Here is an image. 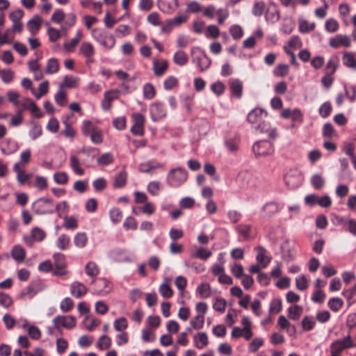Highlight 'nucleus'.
I'll return each instance as SVG.
<instances>
[{
    "instance_id": "1",
    "label": "nucleus",
    "mask_w": 356,
    "mask_h": 356,
    "mask_svg": "<svg viewBox=\"0 0 356 356\" xmlns=\"http://www.w3.org/2000/svg\"><path fill=\"white\" fill-rule=\"evenodd\" d=\"M284 179L285 184L289 189H296L302 185L304 176L297 168H291L286 170Z\"/></svg>"
},
{
    "instance_id": "2",
    "label": "nucleus",
    "mask_w": 356,
    "mask_h": 356,
    "mask_svg": "<svg viewBox=\"0 0 356 356\" xmlns=\"http://www.w3.org/2000/svg\"><path fill=\"white\" fill-rule=\"evenodd\" d=\"M187 179V172L185 170L177 168L172 169L167 177L168 184L172 187H178Z\"/></svg>"
},
{
    "instance_id": "3",
    "label": "nucleus",
    "mask_w": 356,
    "mask_h": 356,
    "mask_svg": "<svg viewBox=\"0 0 356 356\" xmlns=\"http://www.w3.org/2000/svg\"><path fill=\"white\" fill-rule=\"evenodd\" d=\"M356 344L353 341L351 337L348 335L341 339H339L333 342L331 345L332 356H340L341 353L345 349L355 347Z\"/></svg>"
},
{
    "instance_id": "4",
    "label": "nucleus",
    "mask_w": 356,
    "mask_h": 356,
    "mask_svg": "<svg viewBox=\"0 0 356 356\" xmlns=\"http://www.w3.org/2000/svg\"><path fill=\"white\" fill-rule=\"evenodd\" d=\"M282 209V206L277 201L266 202L260 209L261 217L264 219H271Z\"/></svg>"
},
{
    "instance_id": "5",
    "label": "nucleus",
    "mask_w": 356,
    "mask_h": 356,
    "mask_svg": "<svg viewBox=\"0 0 356 356\" xmlns=\"http://www.w3.org/2000/svg\"><path fill=\"white\" fill-rule=\"evenodd\" d=\"M133 125L131 128V133L135 136H143L145 118L140 113H134L131 115Z\"/></svg>"
},
{
    "instance_id": "6",
    "label": "nucleus",
    "mask_w": 356,
    "mask_h": 356,
    "mask_svg": "<svg viewBox=\"0 0 356 356\" xmlns=\"http://www.w3.org/2000/svg\"><path fill=\"white\" fill-rule=\"evenodd\" d=\"M54 326L56 329L65 327L72 329L76 325V318L72 316H56L52 321Z\"/></svg>"
},
{
    "instance_id": "7",
    "label": "nucleus",
    "mask_w": 356,
    "mask_h": 356,
    "mask_svg": "<svg viewBox=\"0 0 356 356\" xmlns=\"http://www.w3.org/2000/svg\"><path fill=\"white\" fill-rule=\"evenodd\" d=\"M252 151L255 156H268L273 153L274 149L271 143L261 140L253 145Z\"/></svg>"
},
{
    "instance_id": "8",
    "label": "nucleus",
    "mask_w": 356,
    "mask_h": 356,
    "mask_svg": "<svg viewBox=\"0 0 356 356\" xmlns=\"http://www.w3.org/2000/svg\"><path fill=\"white\" fill-rule=\"evenodd\" d=\"M79 52L86 58V65H90L95 62L94 56L95 54V49L90 42H82L79 48Z\"/></svg>"
},
{
    "instance_id": "9",
    "label": "nucleus",
    "mask_w": 356,
    "mask_h": 356,
    "mask_svg": "<svg viewBox=\"0 0 356 356\" xmlns=\"http://www.w3.org/2000/svg\"><path fill=\"white\" fill-rule=\"evenodd\" d=\"M150 116L153 121H158L166 115V110L163 104L159 102L152 103L149 107Z\"/></svg>"
},
{
    "instance_id": "10",
    "label": "nucleus",
    "mask_w": 356,
    "mask_h": 356,
    "mask_svg": "<svg viewBox=\"0 0 356 356\" xmlns=\"http://www.w3.org/2000/svg\"><path fill=\"white\" fill-rule=\"evenodd\" d=\"M237 181L241 187H254L257 186V177L249 172H241L237 177Z\"/></svg>"
},
{
    "instance_id": "11",
    "label": "nucleus",
    "mask_w": 356,
    "mask_h": 356,
    "mask_svg": "<svg viewBox=\"0 0 356 356\" xmlns=\"http://www.w3.org/2000/svg\"><path fill=\"white\" fill-rule=\"evenodd\" d=\"M329 45L334 49L341 47H349L351 45V40L347 35L337 34L330 39Z\"/></svg>"
},
{
    "instance_id": "12",
    "label": "nucleus",
    "mask_w": 356,
    "mask_h": 356,
    "mask_svg": "<svg viewBox=\"0 0 356 356\" xmlns=\"http://www.w3.org/2000/svg\"><path fill=\"white\" fill-rule=\"evenodd\" d=\"M53 202V200L50 197H41L37 201L33 202L32 207L35 211V213L39 215L50 214L54 212V209H41V204H49Z\"/></svg>"
},
{
    "instance_id": "13",
    "label": "nucleus",
    "mask_w": 356,
    "mask_h": 356,
    "mask_svg": "<svg viewBox=\"0 0 356 356\" xmlns=\"http://www.w3.org/2000/svg\"><path fill=\"white\" fill-rule=\"evenodd\" d=\"M267 116V112L262 108H255L247 115V121L250 124L259 122Z\"/></svg>"
},
{
    "instance_id": "14",
    "label": "nucleus",
    "mask_w": 356,
    "mask_h": 356,
    "mask_svg": "<svg viewBox=\"0 0 356 356\" xmlns=\"http://www.w3.org/2000/svg\"><path fill=\"white\" fill-rule=\"evenodd\" d=\"M281 116L283 118L288 119L291 118L293 121V124L291 125V127H294V124L296 122H302V114L300 112V111L295 109L291 110L289 108L284 109L281 113Z\"/></svg>"
},
{
    "instance_id": "15",
    "label": "nucleus",
    "mask_w": 356,
    "mask_h": 356,
    "mask_svg": "<svg viewBox=\"0 0 356 356\" xmlns=\"http://www.w3.org/2000/svg\"><path fill=\"white\" fill-rule=\"evenodd\" d=\"M88 292L86 286L79 282H74L70 286V293L76 298H81Z\"/></svg>"
},
{
    "instance_id": "16",
    "label": "nucleus",
    "mask_w": 356,
    "mask_h": 356,
    "mask_svg": "<svg viewBox=\"0 0 356 356\" xmlns=\"http://www.w3.org/2000/svg\"><path fill=\"white\" fill-rule=\"evenodd\" d=\"M193 62L197 64L201 72L208 69L211 63L210 58L204 51H202L200 55L193 58Z\"/></svg>"
},
{
    "instance_id": "17",
    "label": "nucleus",
    "mask_w": 356,
    "mask_h": 356,
    "mask_svg": "<svg viewBox=\"0 0 356 356\" xmlns=\"http://www.w3.org/2000/svg\"><path fill=\"white\" fill-rule=\"evenodd\" d=\"M163 165L154 160L143 163L139 166V170L145 173H153L159 168H162Z\"/></svg>"
},
{
    "instance_id": "18",
    "label": "nucleus",
    "mask_w": 356,
    "mask_h": 356,
    "mask_svg": "<svg viewBox=\"0 0 356 356\" xmlns=\"http://www.w3.org/2000/svg\"><path fill=\"white\" fill-rule=\"evenodd\" d=\"M81 165H84L87 167L92 166L91 164H88L85 161L81 162L78 159V157H71L70 166L74 172L79 176H81L84 174V170L81 167Z\"/></svg>"
},
{
    "instance_id": "19",
    "label": "nucleus",
    "mask_w": 356,
    "mask_h": 356,
    "mask_svg": "<svg viewBox=\"0 0 356 356\" xmlns=\"http://www.w3.org/2000/svg\"><path fill=\"white\" fill-rule=\"evenodd\" d=\"M168 68V63L166 60L153 61V71L156 76H163Z\"/></svg>"
},
{
    "instance_id": "20",
    "label": "nucleus",
    "mask_w": 356,
    "mask_h": 356,
    "mask_svg": "<svg viewBox=\"0 0 356 356\" xmlns=\"http://www.w3.org/2000/svg\"><path fill=\"white\" fill-rule=\"evenodd\" d=\"M257 257L256 259L258 264H259L262 268H266L270 262V257L266 256V250L263 247H258L257 249Z\"/></svg>"
},
{
    "instance_id": "21",
    "label": "nucleus",
    "mask_w": 356,
    "mask_h": 356,
    "mask_svg": "<svg viewBox=\"0 0 356 356\" xmlns=\"http://www.w3.org/2000/svg\"><path fill=\"white\" fill-rule=\"evenodd\" d=\"M79 81L80 79L78 77L67 75L64 77L63 81L60 83L59 88L61 89L76 88L79 86Z\"/></svg>"
},
{
    "instance_id": "22",
    "label": "nucleus",
    "mask_w": 356,
    "mask_h": 356,
    "mask_svg": "<svg viewBox=\"0 0 356 356\" xmlns=\"http://www.w3.org/2000/svg\"><path fill=\"white\" fill-rule=\"evenodd\" d=\"M257 130L259 133H267L268 136L271 138H275L277 136V131L275 129H270L268 122L261 120L257 127Z\"/></svg>"
},
{
    "instance_id": "23",
    "label": "nucleus",
    "mask_w": 356,
    "mask_h": 356,
    "mask_svg": "<svg viewBox=\"0 0 356 356\" xmlns=\"http://www.w3.org/2000/svg\"><path fill=\"white\" fill-rule=\"evenodd\" d=\"M111 258L118 262L129 261L130 259L124 249H115L111 252Z\"/></svg>"
},
{
    "instance_id": "24",
    "label": "nucleus",
    "mask_w": 356,
    "mask_h": 356,
    "mask_svg": "<svg viewBox=\"0 0 356 356\" xmlns=\"http://www.w3.org/2000/svg\"><path fill=\"white\" fill-rule=\"evenodd\" d=\"M229 83L232 95L236 98H240L242 95V82L238 79H230Z\"/></svg>"
},
{
    "instance_id": "25",
    "label": "nucleus",
    "mask_w": 356,
    "mask_h": 356,
    "mask_svg": "<svg viewBox=\"0 0 356 356\" xmlns=\"http://www.w3.org/2000/svg\"><path fill=\"white\" fill-rule=\"evenodd\" d=\"M235 229L243 240L246 241L251 238L252 225L248 224H240L235 227Z\"/></svg>"
},
{
    "instance_id": "26",
    "label": "nucleus",
    "mask_w": 356,
    "mask_h": 356,
    "mask_svg": "<svg viewBox=\"0 0 356 356\" xmlns=\"http://www.w3.org/2000/svg\"><path fill=\"white\" fill-rule=\"evenodd\" d=\"M11 256L16 261L22 263L26 257V251L22 246L17 245L12 248Z\"/></svg>"
},
{
    "instance_id": "27",
    "label": "nucleus",
    "mask_w": 356,
    "mask_h": 356,
    "mask_svg": "<svg viewBox=\"0 0 356 356\" xmlns=\"http://www.w3.org/2000/svg\"><path fill=\"white\" fill-rule=\"evenodd\" d=\"M190 255L192 259L198 258L205 261L212 255V252L204 248H200L195 250L191 251Z\"/></svg>"
},
{
    "instance_id": "28",
    "label": "nucleus",
    "mask_w": 356,
    "mask_h": 356,
    "mask_svg": "<svg viewBox=\"0 0 356 356\" xmlns=\"http://www.w3.org/2000/svg\"><path fill=\"white\" fill-rule=\"evenodd\" d=\"M342 62L347 67L356 70V58L354 53L345 52L342 57Z\"/></svg>"
},
{
    "instance_id": "29",
    "label": "nucleus",
    "mask_w": 356,
    "mask_h": 356,
    "mask_svg": "<svg viewBox=\"0 0 356 356\" xmlns=\"http://www.w3.org/2000/svg\"><path fill=\"white\" fill-rule=\"evenodd\" d=\"M316 204L322 208H329L332 204V200L327 195L321 197L313 195V204Z\"/></svg>"
},
{
    "instance_id": "30",
    "label": "nucleus",
    "mask_w": 356,
    "mask_h": 356,
    "mask_svg": "<svg viewBox=\"0 0 356 356\" xmlns=\"http://www.w3.org/2000/svg\"><path fill=\"white\" fill-rule=\"evenodd\" d=\"M195 346L198 349H202L208 345V337L205 332H199L194 337Z\"/></svg>"
},
{
    "instance_id": "31",
    "label": "nucleus",
    "mask_w": 356,
    "mask_h": 356,
    "mask_svg": "<svg viewBox=\"0 0 356 356\" xmlns=\"http://www.w3.org/2000/svg\"><path fill=\"white\" fill-rule=\"evenodd\" d=\"M42 19L40 16L35 15L28 22L27 26L32 35L38 33L40 28Z\"/></svg>"
},
{
    "instance_id": "32",
    "label": "nucleus",
    "mask_w": 356,
    "mask_h": 356,
    "mask_svg": "<svg viewBox=\"0 0 356 356\" xmlns=\"http://www.w3.org/2000/svg\"><path fill=\"white\" fill-rule=\"evenodd\" d=\"M98 42L105 48L111 49L115 45V39L112 34L106 33L104 37H103Z\"/></svg>"
},
{
    "instance_id": "33",
    "label": "nucleus",
    "mask_w": 356,
    "mask_h": 356,
    "mask_svg": "<svg viewBox=\"0 0 356 356\" xmlns=\"http://www.w3.org/2000/svg\"><path fill=\"white\" fill-rule=\"evenodd\" d=\"M98 42L105 48L111 49L115 45V39L112 34L106 33L104 37H103Z\"/></svg>"
},
{
    "instance_id": "34",
    "label": "nucleus",
    "mask_w": 356,
    "mask_h": 356,
    "mask_svg": "<svg viewBox=\"0 0 356 356\" xmlns=\"http://www.w3.org/2000/svg\"><path fill=\"white\" fill-rule=\"evenodd\" d=\"M245 331V339L248 341L252 337V323L248 316H243L241 321Z\"/></svg>"
},
{
    "instance_id": "35",
    "label": "nucleus",
    "mask_w": 356,
    "mask_h": 356,
    "mask_svg": "<svg viewBox=\"0 0 356 356\" xmlns=\"http://www.w3.org/2000/svg\"><path fill=\"white\" fill-rule=\"evenodd\" d=\"M173 61L177 65L184 66L188 63V58L184 51H178L174 54Z\"/></svg>"
},
{
    "instance_id": "36",
    "label": "nucleus",
    "mask_w": 356,
    "mask_h": 356,
    "mask_svg": "<svg viewBox=\"0 0 356 356\" xmlns=\"http://www.w3.org/2000/svg\"><path fill=\"white\" fill-rule=\"evenodd\" d=\"M339 64V59L337 56H332L326 64L325 73L333 74Z\"/></svg>"
},
{
    "instance_id": "37",
    "label": "nucleus",
    "mask_w": 356,
    "mask_h": 356,
    "mask_svg": "<svg viewBox=\"0 0 356 356\" xmlns=\"http://www.w3.org/2000/svg\"><path fill=\"white\" fill-rule=\"evenodd\" d=\"M83 35L81 30H78L76 31V35L74 38H73L69 42L64 44V48L69 51H72L74 49V47L77 45L79 42L82 38Z\"/></svg>"
},
{
    "instance_id": "38",
    "label": "nucleus",
    "mask_w": 356,
    "mask_h": 356,
    "mask_svg": "<svg viewBox=\"0 0 356 356\" xmlns=\"http://www.w3.org/2000/svg\"><path fill=\"white\" fill-rule=\"evenodd\" d=\"M74 245L79 248H84L88 243V237L85 232H79L74 236Z\"/></svg>"
},
{
    "instance_id": "39",
    "label": "nucleus",
    "mask_w": 356,
    "mask_h": 356,
    "mask_svg": "<svg viewBox=\"0 0 356 356\" xmlns=\"http://www.w3.org/2000/svg\"><path fill=\"white\" fill-rule=\"evenodd\" d=\"M31 236L34 241L41 242L45 238L46 233L41 228L35 227L31 229Z\"/></svg>"
},
{
    "instance_id": "40",
    "label": "nucleus",
    "mask_w": 356,
    "mask_h": 356,
    "mask_svg": "<svg viewBox=\"0 0 356 356\" xmlns=\"http://www.w3.org/2000/svg\"><path fill=\"white\" fill-rule=\"evenodd\" d=\"M70 243V238L65 234L59 236L56 241V246L61 250H66Z\"/></svg>"
},
{
    "instance_id": "41",
    "label": "nucleus",
    "mask_w": 356,
    "mask_h": 356,
    "mask_svg": "<svg viewBox=\"0 0 356 356\" xmlns=\"http://www.w3.org/2000/svg\"><path fill=\"white\" fill-rule=\"evenodd\" d=\"M59 70V63L56 58H52L48 60L46 68V73L54 74Z\"/></svg>"
},
{
    "instance_id": "42",
    "label": "nucleus",
    "mask_w": 356,
    "mask_h": 356,
    "mask_svg": "<svg viewBox=\"0 0 356 356\" xmlns=\"http://www.w3.org/2000/svg\"><path fill=\"white\" fill-rule=\"evenodd\" d=\"M343 304V300L339 298H332L327 302L330 309L334 312H337L341 308Z\"/></svg>"
},
{
    "instance_id": "43",
    "label": "nucleus",
    "mask_w": 356,
    "mask_h": 356,
    "mask_svg": "<svg viewBox=\"0 0 356 356\" xmlns=\"http://www.w3.org/2000/svg\"><path fill=\"white\" fill-rule=\"evenodd\" d=\"M109 216L112 222L116 224L122 219V212L119 208H112L109 211Z\"/></svg>"
},
{
    "instance_id": "44",
    "label": "nucleus",
    "mask_w": 356,
    "mask_h": 356,
    "mask_svg": "<svg viewBox=\"0 0 356 356\" xmlns=\"http://www.w3.org/2000/svg\"><path fill=\"white\" fill-rule=\"evenodd\" d=\"M161 188V184L157 181H150L147 186V191L153 196L158 195Z\"/></svg>"
},
{
    "instance_id": "45",
    "label": "nucleus",
    "mask_w": 356,
    "mask_h": 356,
    "mask_svg": "<svg viewBox=\"0 0 356 356\" xmlns=\"http://www.w3.org/2000/svg\"><path fill=\"white\" fill-rule=\"evenodd\" d=\"M63 227L67 229H74L78 227V221L74 216H65Z\"/></svg>"
},
{
    "instance_id": "46",
    "label": "nucleus",
    "mask_w": 356,
    "mask_h": 356,
    "mask_svg": "<svg viewBox=\"0 0 356 356\" xmlns=\"http://www.w3.org/2000/svg\"><path fill=\"white\" fill-rule=\"evenodd\" d=\"M54 99L58 105L60 106H65L67 100V95L64 91V89L59 88V90L56 93Z\"/></svg>"
},
{
    "instance_id": "47",
    "label": "nucleus",
    "mask_w": 356,
    "mask_h": 356,
    "mask_svg": "<svg viewBox=\"0 0 356 356\" xmlns=\"http://www.w3.org/2000/svg\"><path fill=\"white\" fill-rule=\"evenodd\" d=\"M211 287L207 283L201 284L197 288V292L200 294L202 298H207L211 295Z\"/></svg>"
},
{
    "instance_id": "48",
    "label": "nucleus",
    "mask_w": 356,
    "mask_h": 356,
    "mask_svg": "<svg viewBox=\"0 0 356 356\" xmlns=\"http://www.w3.org/2000/svg\"><path fill=\"white\" fill-rule=\"evenodd\" d=\"M143 95L145 99H152V98L154 97L155 94H156V90L152 84L149 83H145L143 86Z\"/></svg>"
},
{
    "instance_id": "49",
    "label": "nucleus",
    "mask_w": 356,
    "mask_h": 356,
    "mask_svg": "<svg viewBox=\"0 0 356 356\" xmlns=\"http://www.w3.org/2000/svg\"><path fill=\"white\" fill-rule=\"evenodd\" d=\"M204 316L202 314H197L195 317L192 318L190 321L191 326L195 330L202 329L204 326Z\"/></svg>"
},
{
    "instance_id": "50",
    "label": "nucleus",
    "mask_w": 356,
    "mask_h": 356,
    "mask_svg": "<svg viewBox=\"0 0 356 356\" xmlns=\"http://www.w3.org/2000/svg\"><path fill=\"white\" fill-rule=\"evenodd\" d=\"M86 274L90 277H95L99 274V268L93 261L88 262L85 267Z\"/></svg>"
},
{
    "instance_id": "51",
    "label": "nucleus",
    "mask_w": 356,
    "mask_h": 356,
    "mask_svg": "<svg viewBox=\"0 0 356 356\" xmlns=\"http://www.w3.org/2000/svg\"><path fill=\"white\" fill-rule=\"evenodd\" d=\"M338 22L334 18H330L326 20L325 24V30L329 33H334L339 29Z\"/></svg>"
},
{
    "instance_id": "52",
    "label": "nucleus",
    "mask_w": 356,
    "mask_h": 356,
    "mask_svg": "<svg viewBox=\"0 0 356 356\" xmlns=\"http://www.w3.org/2000/svg\"><path fill=\"white\" fill-rule=\"evenodd\" d=\"M220 35V30L216 25H209L206 28L205 36L207 38H217Z\"/></svg>"
},
{
    "instance_id": "53",
    "label": "nucleus",
    "mask_w": 356,
    "mask_h": 356,
    "mask_svg": "<svg viewBox=\"0 0 356 356\" xmlns=\"http://www.w3.org/2000/svg\"><path fill=\"white\" fill-rule=\"evenodd\" d=\"M332 109V107L331 106L330 102H324L320 106V108L318 109V112H319L320 115L323 118H326L330 115Z\"/></svg>"
},
{
    "instance_id": "54",
    "label": "nucleus",
    "mask_w": 356,
    "mask_h": 356,
    "mask_svg": "<svg viewBox=\"0 0 356 356\" xmlns=\"http://www.w3.org/2000/svg\"><path fill=\"white\" fill-rule=\"evenodd\" d=\"M0 77L4 83H10L14 77V72L10 69L0 70Z\"/></svg>"
},
{
    "instance_id": "55",
    "label": "nucleus",
    "mask_w": 356,
    "mask_h": 356,
    "mask_svg": "<svg viewBox=\"0 0 356 356\" xmlns=\"http://www.w3.org/2000/svg\"><path fill=\"white\" fill-rule=\"evenodd\" d=\"M74 307V302L69 298H65L60 302V308L63 312H68L71 311Z\"/></svg>"
},
{
    "instance_id": "56",
    "label": "nucleus",
    "mask_w": 356,
    "mask_h": 356,
    "mask_svg": "<svg viewBox=\"0 0 356 356\" xmlns=\"http://www.w3.org/2000/svg\"><path fill=\"white\" fill-rule=\"evenodd\" d=\"M13 303V298L10 295L4 293L0 292V305L4 308H8Z\"/></svg>"
},
{
    "instance_id": "57",
    "label": "nucleus",
    "mask_w": 356,
    "mask_h": 356,
    "mask_svg": "<svg viewBox=\"0 0 356 356\" xmlns=\"http://www.w3.org/2000/svg\"><path fill=\"white\" fill-rule=\"evenodd\" d=\"M282 309V301L279 298H274L270 304L269 312L270 314H277Z\"/></svg>"
},
{
    "instance_id": "58",
    "label": "nucleus",
    "mask_w": 356,
    "mask_h": 356,
    "mask_svg": "<svg viewBox=\"0 0 356 356\" xmlns=\"http://www.w3.org/2000/svg\"><path fill=\"white\" fill-rule=\"evenodd\" d=\"M54 180L58 184H66L68 182V175L65 172H56L54 175Z\"/></svg>"
},
{
    "instance_id": "59",
    "label": "nucleus",
    "mask_w": 356,
    "mask_h": 356,
    "mask_svg": "<svg viewBox=\"0 0 356 356\" xmlns=\"http://www.w3.org/2000/svg\"><path fill=\"white\" fill-rule=\"evenodd\" d=\"M226 304V300L224 298H216L215 302H213V308L217 312L223 313L225 311Z\"/></svg>"
},
{
    "instance_id": "60",
    "label": "nucleus",
    "mask_w": 356,
    "mask_h": 356,
    "mask_svg": "<svg viewBox=\"0 0 356 356\" xmlns=\"http://www.w3.org/2000/svg\"><path fill=\"white\" fill-rule=\"evenodd\" d=\"M289 72V67L286 64H281L277 66L274 70V74L277 76L284 77Z\"/></svg>"
},
{
    "instance_id": "61",
    "label": "nucleus",
    "mask_w": 356,
    "mask_h": 356,
    "mask_svg": "<svg viewBox=\"0 0 356 356\" xmlns=\"http://www.w3.org/2000/svg\"><path fill=\"white\" fill-rule=\"evenodd\" d=\"M127 182V175L124 172H120L115 179L114 187L122 188Z\"/></svg>"
},
{
    "instance_id": "62",
    "label": "nucleus",
    "mask_w": 356,
    "mask_h": 356,
    "mask_svg": "<svg viewBox=\"0 0 356 356\" xmlns=\"http://www.w3.org/2000/svg\"><path fill=\"white\" fill-rule=\"evenodd\" d=\"M111 339L108 337H107L106 335H102L99 338L97 346L100 350H104V349L109 348L111 346Z\"/></svg>"
},
{
    "instance_id": "63",
    "label": "nucleus",
    "mask_w": 356,
    "mask_h": 356,
    "mask_svg": "<svg viewBox=\"0 0 356 356\" xmlns=\"http://www.w3.org/2000/svg\"><path fill=\"white\" fill-rule=\"evenodd\" d=\"M159 293L161 295L165 298H170L173 295V291L170 288V286L167 284H162L159 286Z\"/></svg>"
},
{
    "instance_id": "64",
    "label": "nucleus",
    "mask_w": 356,
    "mask_h": 356,
    "mask_svg": "<svg viewBox=\"0 0 356 356\" xmlns=\"http://www.w3.org/2000/svg\"><path fill=\"white\" fill-rule=\"evenodd\" d=\"M128 327V323L125 318L122 317L116 319L114 321V328L116 331L121 332L127 329Z\"/></svg>"
}]
</instances>
